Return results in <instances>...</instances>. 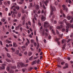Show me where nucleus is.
<instances>
[{"label": "nucleus", "instance_id": "1", "mask_svg": "<svg viewBox=\"0 0 73 73\" xmlns=\"http://www.w3.org/2000/svg\"><path fill=\"white\" fill-rule=\"evenodd\" d=\"M50 7L51 11L50 12V14L49 16V17H52V15H53V12L56 10V8L55 7H52L51 6Z\"/></svg>", "mask_w": 73, "mask_h": 73}, {"label": "nucleus", "instance_id": "2", "mask_svg": "<svg viewBox=\"0 0 73 73\" xmlns=\"http://www.w3.org/2000/svg\"><path fill=\"white\" fill-rule=\"evenodd\" d=\"M50 25L49 23L46 21L44 22V28H49Z\"/></svg>", "mask_w": 73, "mask_h": 73}, {"label": "nucleus", "instance_id": "3", "mask_svg": "<svg viewBox=\"0 0 73 73\" xmlns=\"http://www.w3.org/2000/svg\"><path fill=\"white\" fill-rule=\"evenodd\" d=\"M73 28V24H72L70 23H67V26H66V28L67 29H68L69 28Z\"/></svg>", "mask_w": 73, "mask_h": 73}, {"label": "nucleus", "instance_id": "4", "mask_svg": "<svg viewBox=\"0 0 73 73\" xmlns=\"http://www.w3.org/2000/svg\"><path fill=\"white\" fill-rule=\"evenodd\" d=\"M17 65L18 68V69H19V68H20V66H23L24 65V64L22 63H18L17 64Z\"/></svg>", "mask_w": 73, "mask_h": 73}, {"label": "nucleus", "instance_id": "5", "mask_svg": "<svg viewBox=\"0 0 73 73\" xmlns=\"http://www.w3.org/2000/svg\"><path fill=\"white\" fill-rule=\"evenodd\" d=\"M31 43H33L34 45H35V46H37V44L35 42V40L33 39H31Z\"/></svg>", "mask_w": 73, "mask_h": 73}, {"label": "nucleus", "instance_id": "6", "mask_svg": "<svg viewBox=\"0 0 73 73\" xmlns=\"http://www.w3.org/2000/svg\"><path fill=\"white\" fill-rule=\"evenodd\" d=\"M45 20H46V18L44 16V15H42L41 17V20L42 21H45Z\"/></svg>", "mask_w": 73, "mask_h": 73}, {"label": "nucleus", "instance_id": "7", "mask_svg": "<svg viewBox=\"0 0 73 73\" xmlns=\"http://www.w3.org/2000/svg\"><path fill=\"white\" fill-rule=\"evenodd\" d=\"M13 14H17L18 13V11L17 10H16V9H13Z\"/></svg>", "mask_w": 73, "mask_h": 73}, {"label": "nucleus", "instance_id": "8", "mask_svg": "<svg viewBox=\"0 0 73 73\" xmlns=\"http://www.w3.org/2000/svg\"><path fill=\"white\" fill-rule=\"evenodd\" d=\"M6 65L5 64H3L1 67V69L4 70L5 69V66Z\"/></svg>", "mask_w": 73, "mask_h": 73}, {"label": "nucleus", "instance_id": "9", "mask_svg": "<svg viewBox=\"0 0 73 73\" xmlns=\"http://www.w3.org/2000/svg\"><path fill=\"white\" fill-rule=\"evenodd\" d=\"M62 25H61L60 26H57L56 27V29H62Z\"/></svg>", "mask_w": 73, "mask_h": 73}, {"label": "nucleus", "instance_id": "10", "mask_svg": "<svg viewBox=\"0 0 73 73\" xmlns=\"http://www.w3.org/2000/svg\"><path fill=\"white\" fill-rule=\"evenodd\" d=\"M48 2H49L48 0H46V1L44 2V3L45 4L46 6H47V5H48L47 3H48Z\"/></svg>", "mask_w": 73, "mask_h": 73}, {"label": "nucleus", "instance_id": "11", "mask_svg": "<svg viewBox=\"0 0 73 73\" xmlns=\"http://www.w3.org/2000/svg\"><path fill=\"white\" fill-rule=\"evenodd\" d=\"M34 13L35 14L34 15V19L35 20H37V19L36 18V16H37V14H36V12L34 11Z\"/></svg>", "mask_w": 73, "mask_h": 73}, {"label": "nucleus", "instance_id": "12", "mask_svg": "<svg viewBox=\"0 0 73 73\" xmlns=\"http://www.w3.org/2000/svg\"><path fill=\"white\" fill-rule=\"evenodd\" d=\"M6 42H7V44H9V43H11L12 42L11 41H9L8 40V39H7L6 40Z\"/></svg>", "mask_w": 73, "mask_h": 73}, {"label": "nucleus", "instance_id": "13", "mask_svg": "<svg viewBox=\"0 0 73 73\" xmlns=\"http://www.w3.org/2000/svg\"><path fill=\"white\" fill-rule=\"evenodd\" d=\"M65 45H66V43H64V45H63V46L62 47V49L64 50L65 49Z\"/></svg>", "mask_w": 73, "mask_h": 73}, {"label": "nucleus", "instance_id": "14", "mask_svg": "<svg viewBox=\"0 0 73 73\" xmlns=\"http://www.w3.org/2000/svg\"><path fill=\"white\" fill-rule=\"evenodd\" d=\"M13 46H15V47H16L17 46V44H16V43L15 42H14L13 43Z\"/></svg>", "mask_w": 73, "mask_h": 73}, {"label": "nucleus", "instance_id": "15", "mask_svg": "<svg viewBox=\"0 0 73 73\" xmlns=\"http://www.w3.org/2000/svg\"><path fill=\"white\" fill-rule=\"evenodd\" d=\"M24 0H21V1L19 3V4H23L24 2Z\"/></svg>", "mask_w": 73, "mask_h": 73}, {"label": "nucleus", "instance_id": "16", "mask_svg": "<svg viewBox=\"0 0 73 73\" xmlns=\"http://www.w3.org/2000/svg\"><path fill=\"white\" fill-rule=\"evenodd\" d=\"M36 63H37L36 61H34L32 63V65H34V64H36Z\"/></svg>", "mask_w": 73, "mask_h": 73}, {"label": "nucleus", "instance_id": "17", "mask_svg": "<svg viewBox=\"0 0 73 73\" xmlns=\"http://www.w3.org/2000/svg\"><path fill=\"white\" fill-rule=\"evenodd\" d=\"M62 7L63 10L65 11V5H63Z\"/></svg>", "mask_w": 73, "mask_h": 73}, {"label": "nucleus", "instance_id": "18", "mask_svg": "<svg viewBox=\"0 0 73 73\" xmlns=\"http://www.w3.org/2000/svg\"><path fill=\"white\" fill-rule=\"evenodd\" d=\"M38 25H39V26H41V23H40V21L39 20H38Z\"/></svg>", "mask_w": 73, "mask_h": 73}, {"label": "nucleus", "instance_id": "19", "mask_svg": "<svg viewBox=\"0 0 73 73\" xmlns=\"http://www.w3.org/2000/svg\"><path fill=\"white\" fill-rule=\"evenodd\" d=\"M6 60L7 62H10L11 61V60L8 59H6Z\"/></svg>", "mask_w": 73, "mask_h": 73}, {"label": "nucleus", "instance_id": "20", "mask_svg": "<svg viewBox=\"0 0 73 73\" xmlns=\"http://www.w3.org/2000/svg\"><path fill=\"white\" fill-rule=\"evenodd\" d=\"M12 16L13 17H14L15 18V17H16V15H15V14H13L12 15Z\"/></svg>", "mask_w": 73, "mask_h": 73}, {"label": "nucleus", "instance_id": "21", "mask_svg": "<svg viewBox=\"0 0 73 73\" xmlns=\"http://www.w3.org/2000/svg\"><path fill=\"white\" fill-rule=\"evenodd\" d=\"M66 42V40L64 39H63L62 40V44H63L64 43V42Z\"/></svg>", "mask_w": 73, "mask_h": 73}, {"label": "nucleus", "instance_id": "22", "mask_svg": "<svg viewBox=\"0 0 73 73\" xmlns=\"http://www.w3.org/2000/svg\"><path fill=\"white\" fill-rule=\"evenodd\" d=\"M40 46V44H39V43H37V49H38V48H39Z\"/></svg>", "mask_w": 73, "mask_h": 73}, {"label": "nucleus", "instance_id": "23", "mask_svg": "<svg viewBox=\"0 0 73 73\" xmlns=\"http://www.w3.org/2000/svg\"><path fill=\"white\" fill-rule=\"evenodd\" d=\"M28 54L29 56H31L32 54V52H29Z\"/></svg>", "mask_w": 73, "mask_h": 73}, {"label": "nucleus", "instance_id": "24", "mask_svg": "<svg viewBox=\"0 0 73 73\" xmlns=\"http://www.w3.org/2000/svg\"><path fill=\"white\" fill-rule=\"evenodd\" d=\"M65 31V28H62V32H64Z\"/></svg>", "mask_w": 73, "mask_h": 73}, {"label": "nucleus", "instance_id": "25", "mask_svg": "<svg viewBox=\"0 0 73 73\" xmlns=\"http://www.w3.org/2000/svg\"><path fill=\"white\" fill-rule=\"evenodd\" d=\"M67 18L68 20H70V16L67 17Z\"/></svg>", "mask_w": 73, "mask_h": 73}, {"label": "nucleus", "instance_id": "26", "mask_svg": "<svg viewBox=\"0 0 73 73\" xmlns=\"http://www.w3.org/2000/svg\"><path fill=\"white\" fill-rule=\"evenodd\" d=\"M7 56L8 57H11V55H9V53H7Z\"/></svg>", "mask_w": 73, "mask_h": 73}, {"label": "nucleus", "instance_id": "27", "mask_svg": "<svg viewBox=\"0 0 73 73\" xmlns=\"http://www.w3.org/2000/svg\"><path fill=\"white\" fill-rule=\"evenodd\" d=\"M28 23L29 25H31V23L30 21H28Z\"/></svg>", "mask_w": 73, "mask_h": 73}, {"label": "nucleus", "instance_id": "28", "mask_svg": "<svg viewBox=\"0 0 73 73\" xmlns=\"http://www.w3.org/2000/svg\"><path fill=\"white\" fill-rule=\"evenodd\" d=\"M19 50H17V51L16 52V54H19Z\"/></svg>", "mask_w": 73, "mask_h": 73}, {"label": "nucleus", "instance_id": "29", "mask_svg": "<svg viewBox=\"0 0 73 73\" xmlns=\"http://www.w3.org/2000/svg\"><path fill=\"white\" fill-rule=\"evenodd\" d=\"M63 23H64V22H63V21H60V22H59V24H63Z\"/></svg>", "mask_w": 73, "mask_h": 73}, {"label": "nucleus", "instance_id": "30", "mask_svg": "<svg viewBox=\"0 0 73 73\" xmlns=\"http://www.w3.org/2000/svg\"><path fill=\"white\" fill-rule=\"evenodd\" d=\"M72 20H70V23H72L73 22V17H72Z\"/></svg>", "mask_w": 73, "mask_h": 73}, {"label": "nucleus", "instance_id": "31", "mask_svg": "<svg viewBox=\"0 0 73 73\" xmlns=\"http://www.w3.org/2000/svg\"><path fill=\"white\" fill-rule=\"evenodd\" d=\"M45 35H46V37H48V35H49V34H48L47 33H45Z\"/></svg>", "mask_w": 73, "mask_h": 73}, {"label": "nucleus", "instance_id": "32", "mask_svg": "<svg viewBox=\"0 0 73 73\" xmlns=\"http://www.w3.org/2000/svg\"><path fill=\"white\" fill-rule=\"evenodd\" d=\"M56 33L57 35H58L59 33V32L57 30H56Z\"/></svg>", "mask_w": 73, "mask_h": 73}, {"label": "nucleus", "instance_id": "33", "mask_svg": "<svg viewBox=\"0 0 73 73\" xmlns=\"http://www.w3.org/2000/svg\"><path fill=\"white\" fill-rule=\"evenodd\" d=\"M41 51V49L39 48L38 50H37V52L38 53H40V52Z\"/></svg>", "mask_w": 73, "mask_h": 73}, {"label": "nucleus", "instance_id": "34", "mask_svg": "<svg viewBox=\"0 0 73 73\" xmlns=\"http://www.w3.org/2000/svg\"><path fill=\"white\" fill-rule=\"evenodd\" d=\"M16 9H17V11H18V10H19V9H20V7H19V6H17L16 7Z\"/></svg>", "mask_w": 73, "mask_h": 73}, {"label": "nucleus", "instance_id": "35", "mask_svg": "<svg viewBox=\"0 0 73 73\" xmlns=\"http://www.w3.org/2000/svg\"><path fill=\"white\" fill-rule=\"evenodd\" d=\"M30 43H28L27 42H26V46H27V45H28V44H29Z\"/></svg>", "mask_w": 73, "mask_h": 73}, {"label": "nucleus", "instance_id": "36", "mask_svg": "<svg viewBox=\"0 0 73 73\" xmlns=\"http://www.w3.org/2000/svg\"><path fill=\"white\" fill-rule=\"evenodd\" d=\"M25 11L23 9L22 10V12L23 13H25Z\"/></svg>", "mask_w": 73, "mask_h": 73}, {"label": "nucleus", "instance_id": "37", "mask_svg": "<svg viewBox=\"0 0 73 73\" xmlns=\"http://www.w3.org/2000/svg\"><path fill=\"white\" fill-rule=\"evenodd\" d=\"M5 49L6 50V51H7V52H8V49L6 47H5Z\"/></svg>", "mask_w": 73, "mask_h": 73}, {"label": "nucleus", "instance_id": "38", "mask_svg": "<svg viewBox=\"0 0 73 73\" xmlns=\"http://www.w3.org/2000/svg\"><path fill=\"white\" fill-rule=\"evenodd\" d=\"M18 17H20V16H21V13H19L18 14Z\"/></svg>", "mask_w": 73, "mask_h": 73}, {"label": "nucleus", "instance_id": "39", "mask_svg": "<svg viewBox=\"0 0 73 73\" xmlns=\"http://www.w3.org/2000/svg\"><path fill=\"white\" fill-rule=\"evenodd\" d=\"M65 62H62L61 63V65H64L65 64Z\"/></svg>", "mask_w": 73, "mask_h": 73}, {"label": "nucleus", "instance_id": "40", "mask_svg": "<svg viewBox=\"0 0 73 73\" xmlns=\"http://www.w3.org/2000/svg\"><path fill=\"white\" fill-rule=\"evenodd\" d=\"M40 8V7H39V5H37V9H38Z\"/></svg>", "mask_w": 73, "mask_h": 73}, {"label": "nucleus", "instance_id": "41", "mask_svg": "<svg viewBox=\"0 0 73 73\" xmlns=\"http://www.w3.org/2000/svg\"><path fill=\"white\" fill-rule=\"evenodd\" d=\"M13 22H17V19H14L13 20Z\"/></svg>", "mask_w": 73, "mask_h": 73}, {"label": "nucleus", "instance_id": "42", "mask_svg": "<svg viewBox=\"0 0 73 73\" xmlns=\"http://www.w3.org/2000/svg\"><path fill=\"white\" fill-rule=\"evenodd\" d=\"M65 66L66 68H68V64L67 63L65 64Z\"/></svg>", "mask_w": 73, "mask_h": 73}, {"label": "nucleus", "instance_id": "43", "mask_svg": "<svg viewBox=\"0 0 73 73\" xmlns=\"http://www.w3.org/2000/svg\"><path fill=\"white\" fill-rule=\"evenodd\" d=\"M12 68H13V69H15L16 68V66H14L12 67Z\"/></svg>", "mask_w": 73, "mask_h": 73}, {"label": "nucleus", "instance_id": "44", "mask_svg": "<svg viewBox=\"0 0 73 73\" xmlns=\"http://www.w3.org/2000/svg\"><path fill=\"white\" fill-rule=\"evenodd\" d=\"M43 7L45 9H46V7H45V5H43Z\"/></svg>", "mask_w": 73, "mask_h": 73}, {"label": "nucleus", "instance_id": "45", "mask_svg": "<svg viewBox=\"0 0 73 73\" xmlns=\"http://www.w3.org/2000/svg\"><path fill=\"white\" fill-rule=\"evenodd\" d=\"M68 2L70 4H71V3H72V1L71 0H69Z\"/></svg>", "mask_w": 73, "mask_h": 73}, {"label": "nucleus", "instance_id": "46", "mask_svg": "<svg viewBox=\"0 0 73 73\" xmlns=\"http://www.w3.org/2000/svg\"><path fill=\"white\" fill-rule=\"evenodd\" d=\"M48 38V39H49V40H50V39H51V36H50V35H49Z\"/></svg>", "mask_w": 73, "mask_h": 73}, {"label": "nucleus", "instance_id": "47", "mask_svg": "<svg viewBox=\"0 0 73 73\" xmlns=\"http://www.w3.org/2000/svg\"><path fill=\"white\" fill-rule=\"evenodd\" d=\"M54 4L56 5H58V2H55Z\"/></svg>", "mask_w": 73, "mask_h": 73}, {"label": "nucleus", "instance_id": "48", "mask_svg": "<svg viewBox=\"0 0 73 73\" xmlns=\"http://www.w3.org/2000/svg\"><path fill=\"white\" fill-rule=\"evenodd\" d=\"M23 29L22 27H21L20 28V30L21 31V32H22V31L23 30Z\"/></svg>", "mask_w": 73, "mask_h": 73}, {"label": "nucleus", "instance_id": "49", "mask_svg": "<svg viewBox=\"0 0 73 73\" xmlns=\"http://www.w3.org/2000/svg\"><path fill=\"white\" fill-rule=\"evenodd\" d=\"M33 59V57L31 56V57L30 58H29V60H32Z\"/></svg>", "mask_w": 73, "mask_h": 73}, {"label": "nucleus", "instance_id": "50", "mask_svg": "<svg viewBox=\"0 0 73 73\" xmlns=\"http://www.w3.org/2000/svg\"><path fill=\"white\" fill-rule=\"evenodd\" d=\"M40 61V59H38L37 61V63L38 64L39 63V62Z\"/></svg>", "mask_w": 73, "mask_h": 73}, {"label": "nucleus", "instance_id": "51", "mask_svg": "<svg viewBox=\"0 0 73 73\" xmlns=\"http://www.w3.org/2000/svg\"><path fill=\"white\" fill-rule=\"evenodd\" d=\"M1 20L2 21H3V22H4V21H5V19H1Z\"/></svg>", "mask_w": 73, "mask_h": 73}, {"label": "nucleus", "instance_id": "52", "mask_svg": "<svg viewBox=\"0 0 73 73\" xmlns=\"http://www.w3.org/2000/svg\"><path fill=\"white\" fill-rule=\"evenodd\" d=\"M21 26H22V25H21V24H19L18 25V27L19 28V27H21Z\"/></svg>", "mask_w": 73, "mask_h": 73}, {"label": "nucleus", "instance_id": "53", "mask_svg": "<svg viewBox=\"0 0 73 73\" xmlns=\"http://www.w3.org/2000/svg\"><path fill=\"white\" fill-rule=\"evenodd\" d=\"M7 70L8 71H9V67H8L7 68Z\"/></svg>", "mask_w": 73, "mask_h": 73}, {"label": "nucleus", "instance_id": "54", "mask_svg": "<svg viewBox=\"0 0 73 73\" xmlns=\"http://www.w3.org/2000/svg\"><path fill=\"white\" fill-rule=\"evenodd\" d=\"M28 64H26L24 65L23 66H24V67H27V66H28Z\"/></svg>", "mask_w": 73, "mask_h": 73}, {"label": "nucleus", "instance_id": "55", "mask_svg": "<svg viewBox=\"0 0 73 73\" xmlns=\"http://www.w3.org/2000/svg\"><path fill=\"white\" fill-rule=\"evenodd\" d=\"M34 35L36 36V31L35 30H34Z\"/></svg>", "mask_w": 73, "mask_h": 73}, {"label": "nucleus", "instance_id": "56", "mask_svg": "<svg viewBox=\"0 0 73 73\" xmlns=\"http://www.w3.org/2000/svg\"><path fill=\"white\" fill-rule=\"evenodd\" d=\"M22 19V20H24V19H25V16H23Z\"/></svg>", "mask_w": 73, "mask_h": 73}, {"label": "nucleus", "instance_id": "57", "mask_svg": "<svg viewBox=\"0 0 73 73\" xmlns=\"http://www.w3.org/2000/svg\"><path fill=\"white\" fill-rule=\"evenodd\" d=\"M27 40V42H28V43H30V42L29 41V40L27 38H26Z\"/></svg>", "mask_w": 73, "mask_h": 73}, {"label": "nucleus", "instance_id": "58", "mask_svg": "<svg viewBox=\"0 0 73 73\" xmlns=\"http://www.w3.org/2000/svg\"><path fill=\"white\" fill-rule=\"evenodd\" d=\"M70 41V39H68V40L67 42H69V41Z\"/></svg>", "mask_w": 73, "mask_h": 73}, {"label": "nucleus", "instance_id": "59", "mask_svg": "<svg viewBox=\"0 0 73 73\" xmlns=\"http://www.w3.org/2000/svg\"><path fill=\"white\" fill-rule=\"evenodd\" d=\"M65 9H66V12H68V8H66Z\"/></svg>", "mask_w": 73, "mask_h": 73}, {"label": "nucleus", "instance_id": "60", "mask_svg": "<svg viewBox=\"0 0 73 73\" xmlns=\"http://www.w3.org/2000/svg\"><path fill=\"white\" fill-rule=\"evenodd\" d=\"M15 7V5H14L12 6V7H11V9H13V8H14V7Z\"/></svg>", "mask_w": 73, "mask_h": 73}, {"label": "nucleus", "instance_id": "61", "mask_svg": "<svg viewBox=\"0 0 73 73\" xmlns=\"http://www.w3.org/2000/svg\"><path fill=\"white\" fill-rule=\"evenodd\" d=\"M45 31H46V32H48L49 31V30H48V29H46Z\"/></svg>", "mask_w": 73, "mask_h": 73}, {"label": "nucleus", "instance_id": "62", "mask_svg": "<svg viewBox=\"0 0 73 73\" xmlns=\"http://www.w3.org/2000/svg\"><path fill=\"white\" fill-rule=\"evenodd\" d=\"M59 38H56V41H58L59 40Z\"/></svg>", "mask_w": 73, "mask_h": 73}, {"label": "nucleus", "instance_id": "63", "mask_svg": "<svg viewBox=\"0 0 73 73\" xmlns=\"http://www.w3.org/2000/svg\"><path fill=\"white\" fill-rule=\"evenodd\" d=\"M19 56H22V54L19 53Z\"/></svg>", "mask_w": 73, "mask_h": 73}, {"label": "nucleus", "instance_id": "64", "mask_svg": "<svg viewBox=\"0 0 73 73\" xmlns=\"http://www.w3.org/2000/svg\"><path fill=\"white\" fill-rule=\"evenodd\" d=\"M24 54L25 55H26V56H27V52H25L24 53Z\"/></svg>", "mask_w": 73, "mask_h": 73}]
</instances>
